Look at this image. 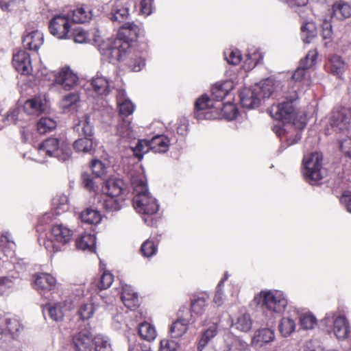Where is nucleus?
Returning a JSON list of instances; mask_svg holds the SVG:
<instances>
[{"label":"nucleus","mask_w":351,"mask_h":351,"mask_svg":"<svg viewBox=\"0 0 351 351\" xmlns=\"http://www.w3.org/2000/svg\"><path fill=\"white\" fill-rule=\"evenodd\" d=\"M295 322L289 317H283L279 324L278 328L281 335L285 337L290 336L295 330Z\"/></svg>","instance_id":"obj_42"},{"label":"nucleus","mask_w":351,"mask_h":351,"mask_svg":"<svg viewBox=\"0 0 351 351\" xmlns=\"http://www.w3.org/2000/svg\"><path fill=\"white\" fill-rule=\"evenodd\" d=\"M300 324L302 328L304 330L313 329L317 324L315 317L311 313L303 314L300 318Z\"/></svg>","instance_id":"obj_50"},{"label":"nucleus","mask_w":351,"mask_h":351,"mask_svg":"<svg viewBox=\"0 0 351 351\" xmlns=\"http://www.w3.org/2000/svg\"><path fill=\"white\" fill-rule=\"evenodd\" d=\"M73 147L78 152L90 153L93 149L92 138H80L73 143Z\"/></svg>","instance_id":"obj_45"},{"label":"nucleus","mask_w":351,"mask_h":351,"mask_svg":"<svg viewBox=\"0 0 351 351\" xmlns=\"http://www.w3.org/2000/svg\"><path fill=\"white\" fill-rule=\"evenodd\" d=\"M0 278V294L3 295L11 289L20 280L19 274L16 272Z\"/></svg>","instance_id":"obj_38"},{"label":"nucleus","mask_w":351,"mask_h":351,"mask_svg":"<svg viewBox=\"0 0 351 351\" xmlns=\"http://www.w3.org/2000/svg\"><path fill=\"white\" fill-rule=\"evenodd\" d=\"M225 59L228 64L237 65L241 61V53L237 49H228L224 51Z\"/></svg>","instance_id":"obj_53"},{"label":"nucleus","mask_w":351,"mask_h":351,"mask_svg":"<svg viewBox=\"0 0 351 351\" xmlns=\"http://www.w3.org/2000/svg\"><path fill=\"white\" fill-rule=\"evenodd\" d=\"M82 221L88 224H97L100 222L101 217L100 213L93 209L87 208L80 215Z\"/></svg>","instance_id":"obj_43"},{"label":"nucleus","mask_w":351,"mask_h":351,"mask_svg":"<svg viewBox=\"0 0 351 351\" xmlns=\"http://www.w3.org/2000/svg\"><path fill=\"white\" fill-rule=\"evenodd\" d=\"M334 333L337 339H343L350 332L349 324L344 316H339L334 322Z\"/></svg>","instance_id":"obj_33"},{"label":"nucleus","mask_w":351,"mask_h":351,"mask_svg":"<svg viewBox=\"0 0 351 351\" xmlns=\"http://www.w3.org/2000/svg\"><path fill=\"white\" fill-rule=\"evenodd\" d=\"M260 59H262L261 54L255 51L253 53H248L246 55V60L244 62L245 69L251 70L259 62Z\"/></svg>","instance_id":"obj_55"},{"label":"nucleus","mask_w":351,"mask_h":351,"mask_svg":"<svg viewBox=\"0 0 351 351\" xmlns=\"http://www.w3.org/2000/svg\"><path fill=\"white\" fill-rule=\"evenodd\" d=\"M12 64L15 69L21 74L26 75L32 71L29 54L25 51H19L14 53Z\"/></svg>","instance_id":"obj_18"},{"label":"nucleus","mask_w":351,"mask_h":351,"mask_svg":"<svg viewBox=\"0 0 351 351\" xmlns=\"http://www.w3.org/2000/svg\"><path fill=\"white\" fill-rule=\"evenodd\" d=\"M332 16L339 20H343L351 16L350 5L343 1L335 2L332 5Z\"/></svg>","instance_id":"obj_35"},{"label":"nucleus","mask_w":351,"mask_h":351,"mask_svg":"<svg viewBox=\"0 0 351 351\" xmlns=\"http://www.w3.org/2000/svg\"><path fill=\"white\" fill-rule=\"evenodd\" d=\"M169 146V138L164 135H158L151 140H138L136 146L131 147L130 149L136 158L141 160L149 150L154 153H164L168 150Z\"/></svg>","instance_id":"obj_6"},{"label":"nucleus","mask_w":351,"mask_h":351,"mask_svg":"<svg viewBox=\"0 0 351 351\" xmlns=\"http://www.w3.org/2000/svg\"><path fill=\"white\" fill-rule=\"evenodd\" d=\"M258 303L262 305L265 313H270L272 317V313L279 314L285 311L287 300L280 291H265L260 293Z\"/></svg>","instance_id":"obj_5"},{"label":"nucleus","mask_w":351,"mask_h":351,"mask_svg":"<svg viewBox=\"0 0 351 351\" xmlns=\"http://www.w3.org/2000/svg\"><path fill=\"white\" fill-rule=\"evenodd\" d=\"M228 278V275L226 274L223 278L221 280V281L219 282L217 289H216V293L214 297V302L218 306H221L223 304V293L222 291V285L225 280H226Z\"/></svg>","instance_id":"obj_58"},{"label":"nucleus","mask_w":351,"mask_h":351,"mask_svg":"<svg viewBox=\"0 0 351 351\" xmlns=\"http://www.w3.org/2000/svg\"><path fill=\"white\" fill-rule=\"evenodd\" d=\"M80 101V96L78 93H70L62 98L60 106L64 112L73 113L77 110Z\"/></svg>","instance_id":"obj_24"},{"label":"nucleus","mask_w":351,"mask_h":351,"mask_svg":"<svg viewBox=\"0 0 351 351\" xmlns=\"http://www.w3.org/2000/svg\"><path fill=\"white\" fill-rule=\"evenodd\" d=\"M95 244L96 239L95 235L86 233L80 235L75 241L77 249L89 252H95Z\"/></svg>","instance_id":"obj_34"},{"label":"nucleus","mask_w":351,"mask_h":351,"mask_svg":"<svg viewBox=\"0 0 351 351\" xmlns=\"http://www.w3.org/2000/svg\"><path fill=\"white\" fill-rule=\"evenodd\" d=\"M113 282V276L112 274L105 271L100 278V282L98 284V287L100 289H106L110 287Z\"/></svg>","instance_id":"obj_60"},{"label":"nucleus","mask_w":351,"mask_h":351,"mask_svg":"<svg viewBox=\"0 0 351 351\" xmlns=\"http://www.w3.org/2000/svg\"><path fill=\"white\" fill-rule=\"evenodd\" d=\"M43 43V34L38 30H34L27 34L23 39L25 49L37 51Z\"/></svg>","instance_id":"obj_25"},{"label":"nucleus","mask_w":351,"mask_h":351,"mask_svg":"<svg viewBox=\"0 0 351 351\" xmlns=\"http://www.w3.org/2000/svg\"><path fill=\"white\" fill-rule=\"evenodd\" d=\"M91 169L93 174H95L96 177H101L104 175L106 172L105 165L99 160H93Z\"/></svg>","instance_id":"obj_59"},{"label":"nucleus","mask_w":351,"mask_h":351,"mask_svg":"<svg viewBox=\"0 0 351 351\" xmlns=\"http://www.w3.org/2000/svg\"><path fill=\"white\" fill-rule=\"evenodd\" d=\"M56 128V122L51 118L43 117L37 123V131L40 134L51 132Z\"/></svg>","instance_id":"obj_46"},{"label":"nucleus","mask_w":351,"mask_h":351,"mask_svg":"<svg viewBox=\"0 0 351 351\" xmlns=\"http://www.w3.org/2000/svg\"><path fill=\"white\" fill-rule=\"evenodd\" d=\"M64 305L62 303H56L53 305L46 306L44 312L47 311L49 317L55 321H62L64 317Z\"/></svg>","instance_id":"obj_39"},{"label":"nucleus","mask_w":351,"mask_h":351,"mask_svg":"<svg viewBox=\"0 0 351 351\" xmlns=\"http://www.w3.org/2000/svg\"><path fill=\"white\" fill-rule=\"evenodd\" d=\"M138 333L142 339L147 341L154 340L156 337L155 328L147 322H143L139 325Z\"/></svg>","instance_id":"obj_41"},{"label":"nucleus","mask_w":351,"mask_h":351,"mask_svg":"<svg viewBox=\"0 0 351 351\" xmlns=\"http://www.w3.org/2000/svg\"><path fill=\"white\" fill-rule=\"evenodd\" d=\"M177 343L173 340L163 339L160 341V351H176Z\"/></svg>","instance_id":"obj_62"},{"label":"nucleus","mask_w":351,"mask_h":351,"mask_svg":"<svg viewBox=\"0 0 351 351\" xmlns=\"http://www.w3.org/2000/svg\"><path fill=\"white\" fill-rule=\"evenodd\" d=\"M130 0H114L112 5L110 19L114 22L121 23L130 16Z\"/></svg>","instance_id":"obj_13"},{"label":"nucleus","mask_w":351,"mask_h":351,"mask_svg":"<svg viewBox=\"0 0 351 351\" xmlns=\"http://www.w3.org/2000/svg\"><path fill=\"white\" fill-rule=\"evenodd\" d=\"M21 137L25 143L34 145L37 141V134L33 132V127H24L21 130Z\"/></svg>","instance_id":"obj_52"},{"label":"nucleus","mask_w":351,"mask_h":351,"mask_svg":"<svg viewBox=\"0 0 351 351\" xmlns=\"http://www.w3.org/2000/svg\"><path fill=\"white\" fill-rule=\"evenodd\" d=\"M46 109V100L41 97L27 99L23 105L24 112L29 115H39Z\"/></svg>","instance_id":"obj_20"},{"label":"nucleus","mask_w":351,"mask_h":351,"mask_svg":"<svg viewBox=\"0 0 351 351\" xmlns=\"http://www.w3.org/2000/svg\"><path fill=\"white\" fill-rule=\"evenodd\" d=\"M222 110L223 112V116L229 120L234 119L237 117L238 110L232 104H228L227 105H225Z\"/></svg>","instance_id":"obj_61"},{"label":"nucleus","mask_w":351,"mask_h":351,"mask_svg":"<svg viewBox=\"0 0 351 351\" xmlns=\"http://www.w3.org/2000/svg\"><path fill=\"white\" fill-rule=\"evenodd\" d=\"M346 68L347 65L344 60L337 55H333L327 64V69L330 73L338 78H341Z\"/></svg>","instance_id":"obj_29"},{"label":"nucleus","mask_w":351,"mask_h":351,"mask_svg":"<svg viewBox=\"0 0 351 351\" xmlns=\"http://www.w3.org/2000/svg\"><path fill=\"white\" fill-rule=\"evenodd\" d=\"M253 87L260 88L259 91H256V94L260 96V100L261 98H269L274 93V88L271 82L269 80L261 83L260 84H256Z\"/></svg>","instance_id":"obj_49"},{"label":"nucleus","mask_w":351,"mask_h":351,"mask_svg":"<svg viewBox=\"0 0 351 351\" xmlns=\"http://www.w3.org/2000/svg\"><path fill=\"white\" fill-rule=\"evenodd\" d=\"M131 184L135 193L133 205L135 210L143 215H153L157 213L159 206L148 191L147 186L143 178L132 177Z\"/></svg>","instance_id":"obj_3"},{"label":"nucleus","mask_w":351,"mask_h":351,"mask_svg":"<svg viewBox=\"0 0 351 351\" xmlns=\"http://www.w3.org/2000/svg\"><path fill=\"white\" fill-rule=\"evenodd\" d=\"M302 38L305 43H310L311 40L316 36V29L312 23H307L301 28Z\"/></svg>","instance_id":"obj_47"},{"label":"nucleus","mask_w":351,"mask_h":351,"mask_svg":"<svg viewBox=\"0 0 351 351\" xmlns=\"http://www.w3.org/2000/svg\"><path fill=\"white\" fill-rule=\"evenodd\" d=\"M72 237L73 231L66 226L62 223L53 224L44 243L45 247L49 252H60L71 241Z\"/></svg>","instance_id":"obj_4"},{"label":"nucleus","mask_w":351,"mask_h":351,"mask_svg":"<svg viewBox=\"0 0 351 351\" xmlns=\"http://www.w3.org/2000/svg\"><path fill=\"white\" fill-rule=\"evenodd\" d=\"M208 300V295L205 293H200L194 297L191 300V311L193 313L201 315L206 306V302Z\"/></svg>","instance_id":"obj_40"},{"label":"nucleus","mask_w":351,"mask_h":351,"mask_svg":"<svg viewBox=\"0 0 351 351\" xmlns=\"http://www.w3.org/2000/svg\"><path fill=\"white\" fill-rule=\"evenodd\" d=\"M215 108L212 98L202 96L197 99L195 105V117L197 119H210L212 117L209 110Z\"/></svg>","instance_id":"obj_17"},{"label":"nucleus","mask_w":351,"mask_h":351,"mask_svg":"<svg viewBox=\"0 0 351 351\" xmlns=\"http://www.w3.org/2000/svg\"><path fill=\"white\" fill-rule=\"evenodd\" d=\"M340 149L346 156L351 158V138H348L339 141Z\"/></svg>","instance_id":"obj_63"},{"label":"nucleus","mask_w":351,"mask_h":351,"mask_svg":"<svg viewBox=\"0 0 351 351\" xmlns=\"http://www.w3.org/2000/svg\"><path fill=\"white\" fill-rule=\"evenodd\" d=\"M70 21L77 23H84L92 18V10L87 5H82L67 13Z\"/></svg>","instance_id":"obj_26"},{"label":"nucleus","mask_w":351,"mask_h":351,"mask_svg":"<svg viewBox=\"0 0 351 351\" xmlns=\"http://www.w3.org/2000/svg\"><path fill=\"white\" fill-rule=\"evenodd\" d=\"M217 322H213L210 326H209L208 328L203 332L198 342V351H202L208 343L217 335Z\"/></svg>","instance_id":"obj_32"},{"label":"nucleus","mask_w":351,"mask_h":351,"mask_svg":"<svg viewBox=\"0 0 351 351\" xmlns=\"http://www.w3.org/2000/svg\"><path fill=\"white\" fill-rule=\"evenodd\" d=\"M275 334L273 330L262 328L255 332L251 341V345L255 348H261L264 345L273 341Z\"/></svg>","instance_id":"obj_22"},{"label":"nucleus","mask_w":351,"mask_h":351,"mask_svg":"<svg viewBox=\"0 0 351 351\" xmlns=\"http://www.w3.org/2000/svg\"><path fill=\"white\" fill-rule=\"evenodd\" d=\"M258 87L244 88L239 94L240 101L243 107L246 108H254L260 105V96L256 91H259Z\"/></svg>","instance_id":"obj_15"},{"label":"nucleus","mask_w":351,"mask_h":351,"mask_svg":"<svg viewBox=\"0 0 351 351\" xmlns=\"http://www.w3.org/2000/svg\"><path fill=\"white\" fill-rule=\"evenodd\" d=\"M351 114L348 109L341 108L332 112L330 125L336 132L346 131L350 125Z\"/></svg>","instance_id":"obj_11"},{"label":"nucleus","mask_w":351,"mask_h":351,"mask_svg":"<svg viewBox=\"0 0 351 351\" xmlns=\"http://www.w3.org/2000/svg\"><path fill=\"white\" fill-rule=\"evenodd\" d=\"M94 313V307L93 304L87 303L82 304L79 311L78 314L82 319H88L92 317Z\"/></svg>","instance_id":"obj_56"},{"label":"nucleus","mask_w":351,"mask_h":351,"mask_svg":"<svg viewBox=\"0 0 351 351\" xmlns=\"http://www.w3.org/2000/svg\"><path fill=\"white\" fill-rule=\"evenodd\" d=\"M323 156L322 154L314 152L308 156H305L303 160V174L306 180L311 184H315L322 179L326 174L325 170L322 167Z\"/></svg>","instance_id":"obj_8"},{"label":"nucleus","mask_w":351,"mask_h":351,"mask_svg":"<svg viewBox=\"0 0 351 351\" xmlns=\"http://www.w3.org/2000/svg\"><path fill=\"white\" fill-rule=\"evenodd\" d=\"M317 56V51L312 50L306 54L304 60L300 61L299 66L292 75V79L295 82H299L303 79L306 74V69L311 68L315 64Z\"/></svg>","instance_id":"obj_19"},{"label":"nucleus","mask_w":351,"mask_h":351,"mask_svg":"<svg viewBox=\"0 0 351 351\" xmlns=\"http://www.w3.org/2000/svg\"><path fill=\"white\" fill-rule=\"evenodd\" d=\"M117 132L121 137L124 138H132L135 136L130 123L124 120L117 125Z\"/></svg>","instance_id":"obj_48"},{"label":"nucleus","mask_w":351,"mask_h":351,"mask_svg":"<svg viewBox=\"0 0 351 351\" xmlns=\"http://www.w3.org/2000/svg\"><path fill=\"white\" fill-rule=\"evenodd\" d=\"M94 91L98 95H108L112 86V82L101 73H97L91 82Z\"/></svg>","instance_id":"obj_21"},{"label":"nucleus","mask_w":351,"mask_h":351,"mask_svg":"<svg viewBox=\"0 0 351 351\" xmlns=\"http://www.w3.org/2000/svg\"><path fill=\"white\" fill-rule=\"evenodd\" d=\"M340 202L346 208L347 210L351 213V193L346 192L343 193L341 197Z\"/></svg>","instance_id":"obj_64"},{"label":"nucleus","mask_w":351,"mask_h":351,"mask_svg":"<svg viewBox=\"0 0 351 351\" xmlns=\"http://www.w3.org/2000/svg\"><path fill=\"white\" fill-rule=\"evenodd\" d=\"M50 75L55 77L56 84L65 90H70L77 84L78 77L69 68H62L57 73L51 72Z\"/></svg>","instance_id":"obj_12"},{"label":"nucleus","mask_w":351,"mask_h":351,"mask_svg":"<svg viewBox=\"0 0 351 351\" xmlns=\"http://www.w3.org/2000/svg\"><path fill=\"white\" fill-rule=\"evenodd\" d=\"M141 251L143 256L149 258L156 254L157 247L153 241L148 239L142 244Z\"/></svg>","instance_id":"obj_54"},{"label":"nucleus","mask_w":351,"mask_h":351,"mask_svg":"<svg viewBox=\"0 0 351 351\" xmlns=\"http://www.w3.org/2000/svg\"><path fill=\"white\" fill-rule=\"evenodd\" d=\"M117 102L119 113L121 115L127 117L134 112V106L127 97L126 93L124 90L120 89L117 90Z\"/></svg>","instance_id":"obj_28"},{"label":"nucleus","mask_w":351,"mask_h":351,"mask_svg":"<svg viewBox=\"0 0 351 351\" xmlns=\"http://www.w3.org/2000/svg\"><path fill=\"white\" fill-rule=\"evenodd\" d=\"M95 351H112L110 339L104 335H98L94 338Z\"/></svg>","instance_id":"obj_44"},{"label":"nucleus","mask_w":351,"mask_h":351,"mask_svg":"<svg viewBox=\"0 0 351 351\" xmlns=\"http://www.w3.org/2000/svg\"><path fill=\"white\" fill-rule=\"evenodd\" d=\"M196 319L191 313L190 311L186 308H182L178 313V319L171 324L170 327V334L173 338H179L182 337L188 330V326L195 322Z\"/></svg>","instance_id":"obj_9"},{"label":"nucleus","mask_w":351,"mask_h":351,"mask_svg":"<svg viewBox=\"0 0 351 351\" xmlns=\"http://www.w3.org/2000/svg\"><path fill=\"white\" fill-rule=\"evenodd\" d=\"M232 88V84L231 82L226 81L223 83H218L215 84L211 89V98L213 101H221Z\"/></svg>","instance_id":"obj_31"},{"label":"nucleus","mask_w":351,"mask_h":351,"mask_svg":"<svg viewBox=\"0 0 351 351\" xmlns=\"http://www.w3.org/2000/svg\"><path fill=\"white\" fill-rule=\"evenodd\" d=\"M298 97L296 90H291L285 96V101L272 106L269 110L274 119L289 123L284 126L276 125L273 128V131L281 141L287 142L288 145H293L300 140V130L304 128L306 124L304 120L297 121L295 119L296 115L295 103Z\"/></svg>","instance_id":"obj_2"},{"label":"nucleus","mask_w":351,"mask_h":351,"mask_svg":"<svg viewBox=\"0 0 351 351\" xmlns=\"http://www.w3.org/2000/svg\"><path fill=\"white\" fill-rule=\"evenodd\" d=\"M93 339L89 329H82L73 337L75 351H92Z\"/></svg>","instance_id":"obj_14"},{"label":"nucleus","mask_w":351,"mask_h":351,"mask_svg":"<svg viewBox=\"0 0 351 351\" xmlns=\"http://www.w3.org/2000/svg\"><path fill=\"white\" fill-rule=\"evenodd\" d=\"M81 180L84 187L86 190L95 191L97 186L89 173L86 172L82 173Z\"/></svg>","instance_id":"obj_57"},{"label":"nucleus","mask_w":351,"mask_h":351,"mask_svg":"<svg viewBox=\"0 0 351 351\" xmlns=\"http://www.w3.org/2000/svg\"><path fill=\"white\" fill-rule=\"evenodd\" d=\"M102 191L106 195L119 197L125 191V183L119 178H110L105 182Z\"/></svg>","instance_id":"obj_23"},{"label":"nucleus","mask_w":351,"mask_h":351,"mask_svg":"<svg viewBox=\"0 0 351 351\" xmlns=\"http://www.w3.org/2000/svg\"><path fill=\"white\" fill-rule=\"evenodd\" d=\"M70 29V19L67 14H57L49 22L50 33L59 39L69 38Z\"/></svg>","instance_id":"obj_10"},{"label":"nucleus","mask_w":351,"mask_h":351,"mask_svg":"<svg viewBox=\"0 0 351 351\" xmlns=\"http://www.w3.org/2000/svg\"><path fill=\"white\" fill-rule=\"evenodd\" d=\"M140 34V28L134 23H126L119 29L116 38L104 40L99 31L95 30L90 34L82 28L73 29L69 33V38L75 43H91L95 45L101 54L110 62L121 60L130 49V42L135 40Z\"/></svg>","instance_id":"obj_1"},{"label":"nucleus","mask_w":351,"mask_h":351,"mask_svg":"<svg viewBox=\"0 0 351 351\" xmlns=\"http://www.w3.org/2000/svg\"><path fill=\"white\" fill-rule=\"evenodd\" d=\"M121 299L124 305L129 309L132 310L139 305L138 295L129 285H123Z\"/></svg>","instance_id":"obj_27"},{"label":"nucleus","mask_w":351,"mask_h":351,"mask_svg":"<svg viewBox=\"0 0 351 351\" xmlns=\"http://www.w3.org/2000/svg\"><path fill=\"white\" fill-rule=\"evenodd\" d=\"M6 328L13 338L18 336L19 333L23 330V326L16 319H7Z\"/></svg>","instance_id":"obj_51"},{"label":"nucleus","mask_w":351,"mask_h":351,"mask_svg":"<svg viewBox=\"0 0 351 351\" xmlns=\"http://www.w3.org/2000/svg\"><path fill=\"white\" fill-rule=\"evenodd\" d=\"M252 326V320L250 314L246 313L239 314L234 320H232V327L239 332H247Z\"/></svg>","instance_id":"obj_30"},{"label":"nucleus","mask_w":351,"mask_h":351,"mask_svg":"<svg viewBox=\"0 0 351 351\" xmlns=\"http://www.w3.org/2000/svg\"><path fill=\"white\" fill-rule=\"evenodd\" d=\"M34 288L41 294L53 289L56 285V279L50 274L38 273L34 275Z\"/></svg>","instance_id":"obj_16"},{"label":"nucleus","mask_w":351,"mask_h":351,"mask_svg":"<svg viewBox=\"0 0 351 351\" xmlns=\"http://www.w3.org/2000/svg\"><path fill=\"white\" fill-rule=\"evenodd\" d=\"M74 130L80 136L91 138L93 135V127L90 123V116L86 114L84 119L80 121L79 123L75 125Z\"/></svg>","instance_id":"obj_37"},{"label":"nucleus","mask_w":351,"mask_h":351,"mask_svg":"<svg viewBox=\"0 0 351 351\" xmlns=\"http://www.w3.org/2000/svg\"><path fill=\"white\" fill-rule=\"evenodd\" d=\"M38 152L42 156L56 157L59 160L65 162L71 156V150L62 141L56 138H47L38 147Z\"/></svg>","instance_id":"obj_7"},{"label":"nucleus","mask_w":351,"mask_h":351,"mask_svg":"<svg viewBox=\"0 0 351 351\" xmlns=\"http://www.w3.org/2000/svg\"><path fill=\"white\" fill-rule=\"evenodd\" d=\"M123 198L106 195L100 201L101 206L109 211H116L121 208Z\"/></svg>","instance_id":"obj_36"}]
</instances>
